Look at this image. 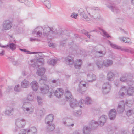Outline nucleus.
<instances>
[{"label": "nucleus", "instance_id": "obj_36", "mask_svg": "<svg viewBox=\"0 0 134 134\" xmlns=\"http://www.w3.org/2000/svg\"><path fill=\"white\" fill-rule=\"evenodd\" d=\"M127 93L129 95H132L134 93V88L132 87H129L127 90Z\"/></svg>", "mask_w": 134, "mask_h": 134}, {"label": "nucleus", "instance_id": "obj_14", "mask_svg": "<svg viewBox=\"0 0 134 134\" xmlns=\"http://www.w3.org/2000/svg\"><path fill=\"white\" fill-rule=\"evenodd\" d=\"M132 78V77L130 78L129 76L127 74H126L121 77L120 78V80L122 82H126L129 83L130 82H132V81L131 79Z\"/></svg>", "mask_w": 134, "mask_h": 134}, {"label": "nucleus", "instance_id": "obj_46", "mask_svg": "<svg viewBox=\"0 0 134 134\" xmlns=\"http://www.w3.org/2000/svg\"><path fill=\"white\" fill-rule=\"evenodd\" d=\"M12 63L14 65H18L21 64V62L19 60H14L13 61Z\"/></svg>", "mask_w": 134, "mask_h": 134}, {"label": "nucleus", "instance_id": "obj_49", "mask_svg": "<svg viewBox=\"0 0 134 134\" xmlns=\"http://www.w3.org/2000/svg\"><path fill=\"white\" fill-rule=\"evenodd\" d=\"M82 32L85 34L86 36H87L89 38H90V35L88 34V32L86 31L85 30H82Z\"/></svg>", "mask_w": 134, "mask_h": 134}, {"label": "nucleus", "instance_id": "obj_45", "mask_svg": "<svg viewBox=\"0 0 134 134\" xmlns=\"http://www.w3.org/2000/svg\"><path fill=\"white\" fill-rule=\"evenodd\" d=\"M14 90L16 92H19L21 91V89L19 85H16L14 88Z\"/></svg>", "mask_w": 134, "mask_h": 134}, {"label": "nucleus", "instance_id": "obj_17", "mask_svg": "<svg viewBox=\"0 0 134 134\" xmlns=\"http://www.w3.org/2000/svg\"><path fill=\"white\" fill-rule=\"evenodd\" d=\"M109 42L111 46L113 48L127 52L129 51L128 49L122 48L120 46L111 43L109 41Z\"/></svg>", "mask_w": 134, "mask_h": 134}, {"label": "nucleus", "instance_id": "obj_10", "mask_svg": "<svg viewBox=\"0 0 134 134\" xmlns=\"http://www.w3.org/2000/svg\"><path fill=\"white\" fill-rule=\"evenodd\" d=\"M106 50L104 48L99 49H97L95 51V55L98 57H103L106 54Z\"/></svg>", "mask_w": 134, "mask_h": 134}, {"label": "nucleus", "instance_id": "obj_8", "mask_svg": "<svg viewBox=\"0 0 134 134\" xmlns=\"http://www.w3.org/2000/svg\"><path fill=\"white\" fill-rule=\"evenodd\" d=\"M86 82L85 81H81L80 82L79 85V87L78 88L77 91L81 93H83L86 90Z\"/></svg>", "mask_w": 134, "mask_h": 134}, {"label": "nucleus", "instance_id": "obj_58", "mask_svg": "<svg viewBox=\"0 0 134 134\" xmlns=\"http://www.w3.org/2000/svg\"><path fill=\"white\" fill-rule=\"evenodd\" d=\"M114 83L116 86H118L119 85V81L118 80H115L114 81Z\"/></svg>", "mask_w": 134, "mask_h": 134}, {"label": "nucleus", "instance_id": "obj_34", "mask_svg": "<svg viewBox=\"0 0 134 134\" xmlns=\"http://www.w3.org/2000/svg\"><path fill=\"white\" fill-rule=\"evenodd\" d=\"M55 128V126L54 124L50 123L47 124V129L49 132H51Z\"/></svg>", "mask_w": 134, "mask_h": 134}, {"label": "nucleus", "instance_id": "obj_25", "mask_svg": "<svg viewBox=\"0 0 134 134\" xmlns=\"http://www.w3.org/2000/svg\"><path fill=\"white\" fill-rule=\"evenodd\" d=\"M65 96L67 101H70V100H72V99H73L71 93L70 91L68 90L66 91Z\"/></svg>", "mask_w": 134, "mask_h": 134}, {"label": "nucleus", "instance_id": "obj_51", "mask_svg": "<svg viewBox=\"0 0 134 134\" xmlns=\"http://www.w3.org/2000/svg\"><path fill=\"white\" fill-rule=\"evenodd\" d=\"M78 15V14L77 13H73L72 14L71 16L73 18L76 19L77 18V16Z\"/></svg>", "mask_w": 134, "mask_h": 134}, {"label": "nucleus", "instance_id": "obj_28", "mask_svg": "<svg viewBox=\"0 0 134 134\" xmlns=\"http://www.w3.org/2000/svg\"><path fill=\"white\" fill-rule=\"evenodd\" d=\"M45 72V69L44 68H39L37 70V74L39 76H41L44 74Z\"/></svg>", "mask_w": 134, "mask_h": 134}, {"label": "nucleus", "instance_id": "obj_22", "mask_svg": "<svg viewBox=\"0 0 134 134\" xmlns=\"http://www.w3.org/2000/svg\"><path fill=\"white\" fill-rule=\"evenodd\" d=\"M87 76V80L89 82H92L95 81L96 79V76L92 73L88 74Z\"/></svg>", "mask_w": 134, "mask_h": 134}, {"label": "nucleus", "instance_id": "obj_21", "mask_svg": "<svg viewBox=\"0 0 134 134\" xmlns=\"http://www.w3.org/2000/svg\"><path fill=\"white\" fill-rule=\"evenodd\" d=\"M32 89L34 91H37L38 88V84L36 81H32L30 84Z\"/></svg>", "mask_w": 134, "mask_h": 134}, {"label": "nucleus", "instance_id": "obj_38", "mask_svg": "<svg viewBox=\"0 0 134 134\" xmlns=\"http://www.w3.org/2000/svg\"><path fill=\"white\" fill-rule=\"evenodd\" d=\"M44 4L49 9L51 7V4L48 0H42Z\"/></svg>", "mask_w": 134, "mask_h": 134}, {"label": "nucleus", "instance_id": "obj_5", "mask_svg": "<svg viewBox=\"0 0 134 134\" xmlns=\"http://www.w3.org/2000/svg\"><path fill=\"white\" fill-rule=\"evenodd\" d=\"M40 90L42 93L47 94L49 97H52V94L53 93V91H49V86L46 85L45 87H42L40 88Z\"/></svg>", "mask_w": 134, "mask_h": 134}, {"label": "nucleus", "instance_id": "obj_35", "mask_svg": "<svg viewBox=\"0 0 134 134\" xmlns=\"http://www.w3.org/2000/svg\"><path fill=\"white\" fill-rule=\"evenodd\" d=\"M37 100L38 104L42 105L43 102V98L41 96L38 95L37 96Z\"/></svg>", "mask_w": 134, "mask_h": 134}, {"label": "nucleus", "instance_id": "obj_11", "mask_svg": "<svg viewBox=\"0 0 134 134\" xmlns=\"http://www.w3.org/2000/svg\"><path fill=\"white\" fill-rule=\"evenodd\" d=\"M16 126L19 128H21L24 126L25 124V121L24 119L19 118L17 119L16 122Z\"/></svg>", "mask_w": 134, "mask_h": 134}, {"label": "nucleus", "instance_id": "obj_39", "mask_svg": "<svg viewBox=\"0 0 134 134\" xmlns=\"http://www.w3.org/2000/svg\"><path fill=\"white\" fill-rule=\"evenodd\" d=\"M99 29L103 33L102 35L103 36L105 37H107V38L110 37V36L103 29L100 28Z\"/></svg>", "mask_w": 134, "mask_h": 134}, {"label": "nucleus", "instance_id": "obj_48", "mask_svg": "<svg viewBox=\"0 0 134 134\" xmlns=\"http://www.w3.org/2000/svg\"><path fill=\"white\" fill-rule=\"evenodd\" d=\"M31 130V132H33L32 134H36L37 132V129L36 127H32L30 129Z\"/></svg>", "mask_w": 134, "mask_h": 134}, {"label": "nucleus", "instance_id": "obj_54", "mask_svg": "<svg viewBox=\"0 0 134 134\" xmlns=\"http://www.w3.org/2000/svg\"><path fill=\"white\" fill-rule=\"evenodd\" d=\"M46 82L44 81L42 79H40L39 80V83L41 85H45Z\"/></svg>", "mask_w": 134, "mask_h": 134}, {"label": "nucleus", "instance_id": "obj_61", "mask_svg": "<svg viewBox=\"0 0 134 134\" xmlns=\"http://www.w3.org/2000/svg\"><path fill=\"white\" fill-rule=\"evenodd\" d=\"M40 79H42L44 81H45L46 82L47 78L46 76H43V77H41Z\"/></svg>", "mask_w": 134, "mask_h": 134}, {"label": "nucleus", "instance_id": "obj_1", "mask_svg": "<svg viewBox=\"0 0 134 134\" xmlns=\"http://www.w3.org/2000/svg\"><path fill=\"white\" fill-rule=\"evenodd\" d=\"M57 33V31L55 27H50L47 25H44L43 27L38 26L33 30L32 32V34H36L38 37H40L43 35L49 39H52L54 35Z\"/></svg>", "mask_w": 134, "mask_h": 134}, {"label": "nucleus", "instance_id": "obj_26", "mask_svg": "<svg viewBox=\"0 0 134 134\" xmlns=\"http://www.w3.org/2000/svg\"><path fill=\"white\" fill-rule=\"evenodd\" d=\"M103 63L104 66L108 67L112 64L113 62L111 60L105 59L103 61Z\"/></svg>", "mask_w": 134, "mask_h": 134}, {"label": "nucleus", "instance_id": "obj_47", "mask_svg": "<svg viewBox=\"0 0 134 134\" xmlns=\"http://www.w3.org/2000/svg\"><path fill=\"white\" fill-rule=\"evenodd\" d=\"M94 19L97 21H102L103 20V19L99 15H98L97 16H95Z\"/></svg>", "mask_w": 134, "mask_h": 134}, {"label": "nucleus", "instance_id": "obj_41", "mask_svg": "<svg viewBox=\"0 0 134 134\" xmlns=\"http://www.w3.org/2000/svg\"><path fill=\"white\" fill-rule=\"evenodd\" d=\"M14 109L12 108L10 110H7L5 111V114L8 115H11L13 114Z\"/></svg>", "mask_w": 134, "mask_h": 134}, {"label": "nucleus", "instance_id": "obj_30", "mask_svg": "<svg viewBox=\"0 0 134 134\" xmlns=\"http://www.w3.org/2000/svg\"><path fill=\"white\" fill-rule=\"evenodd\" d=\"M126 92V90L125 87H124L121 88L119 92V95L120 98H121L124 95L125 92Z\"/></svg>", "mask_w": 134, "mask_h": 134}, {"label": "nucleus", "instance_id": "obj_6", "mask_svg": "<svg viewBox=\"0 0 134 134\" xmlns=\"http://www.w3.org/2000/svg\"><path fill=\"white\" fill-rule=\"evenodd\" d=\"M111 85L109 82L104 83L102 85V92L104 94H107L110 92L111 88Z\"/></svg>", "mask_w": 134, "mask_h": 134}, {"label": "nucleus", "instance_id": "obj_18", "mask_svg": "<svg viewBox=\"0 0 134 134\" xmlns=\"http://www.w3.org/2000/svg\"><path fill=\"white\" fill-rule=\"evenodd\" d=\"M65 61L66 64L72 65L74 63L73 57L71 56H68L65 58Z\"/></svg>", "mask_w": 134, "mask_h": 134}, {"label": "nucleus", "instance_id": "obj_42", "mask_svg": "<svg viewBox=\"0 0 134 134\" xmlns=\"http://www.w3.org/2000/svg\"><path fill=\"white\" fill-rule=\"evenodd\" d=\"M85 102L83 104H83L85 103L86 104H90L91 102V99L88 97H87L86 98V101L84 100Z\"/></svg>", "mask_w": 134, "mask_h": 134}, {"label": "nucleus", "instance_id": "obj_43", "mask_svg": "<svg viewBox=\"0 0 134 134\" xmlns=\"http://www.w3.org/2000/svg\"><path fill=\"white\" fill-rule=\"evenodd\" d=\"M73 114L74 116H78L81 114V112L80 110L75 111L73 112Z\"/></svg>", "mask_w": 134, "mask_h": 134}, {"label": "nucleus", "instance_id": "obj_3", "mask_svg": "<svg viewBox=\"0 0 134 134\" xmlns=\"http://www.w3.org/2000/svg\"><path fill=\"white\" fill-rule=\"evenodd\" d=\"M12 26V23L9 20L6 19L4 20L2 24V30H10Z\"/></svg>", "mask_w": 134, "mask_h": 134}, {"label": "nucleus", "instance_id": "obj_59", "mask_svg": "<svg viewBox=\"0 0 134 134\" xmlns=\"http://www.w3.org/2000/svg\"><path fill=\"white\" fill-rule=\"evenodd\" d=\"M52 82L53 83H57L58 82H59V80L58 79L57 80H54L52 81Z\"/></svg>", "mask_w": 134, "mask_h": 134}, {"label": "nucleus", "instance_id": "obj_32", "mask_svg": "<svg viewBox=\"0 0 134 134\" xmlns=\"http://www.w3.org/2000/svg\"><path fill=\"white\" fill-rule=\"evenodd\" d=\"M114 76V75L113 72L111 71L109 72L107 75L108 80L110 81L113 80Z\"/></svg>", "mask_w": 134, "mask_h": 134}, {"label": "nucleus", "instance_id": "obj_63", "mask_svg": "<svg viewBox=\"0 0 134 134\" xmlns=\"http://www.w3.org/2000/svg\"><path fill=\"white\" fill-rule=\"evenodd\" d=\"M66 43L65 41H61L60 42V45L62 46H64Z\"/></svg>", "mask_w": 134, "mask_h": 134}, {"label": "nucleus", "instance_id": "obj_16", "mask_svg": "<svg viewBox=\"0 0 134 134\" xmlns=\"http://www.w3.org/2000/svg\"><path fill=\"white\" fill-rule=\"evenodd\" d=\"M107 5V7L110 8L113 12L117 13L119 12V10L118 8L115 7L114 4L112 2L108 3Z\"/></svg>", "mask_w": 134, "mask_h": 134}, {"label": "nucleus", "instance_id": "obj_27", "mask_svg": "<svg viewBox=\"0 0 134 134\" xmlns=\"http://www.w3.org/2000/svg\"><path fill=\"white\" fill-rule=\"evenodd\" d=\"M29 86V82L26 79L23 80L21 82V86L23 88H27Z\"/></svg>", "mask_w": 134, "mask_h": 134}, {"label": "nucleus", "instance_id": "obj_12", "mask_svg": "<svg viewBox=\"0 0 134 134\" xmlns=\"http://www.w3.org/2000/svg\"><path fill=\"white\" fill-rule=\"evenodd\" d=\"M107 117L105 115H102L100 116L98 122L99 123V126L102 127L103 126L105 123L107 121Z\"/></svg>", "mask_w": 134, "mask_h": 134}, {"label": "nucleus", "instance_id": "obj_40", "mask_svg": "<svg viewBox=\"0 0 134 134\" xmlns=\"http://www.w3.org/2000/svg\"><path fill=\"white\" fill-rule=\"evenodd\" d=\"M102 62L100 60H97L96 62V64L99 68H101L103 67Z\"/></svg>", "mask_w": 134, "mask_h": 134}, {"label": "nucleus", "instance_id": "obj_20", "mask_svg": "<svg viewBox=\"0 0 134 134\" xmlns=\"http://www.w3.org/2000/svg\"><path fill=\"white\" fill-rule=\"evenodd\" d=\"M99 123L98 122H96L94 120L91 121L89 124V126L91 129H96L99 125Z\"/></svg>", "mask_w": 134, "mask_h": 134}, {"label": "nucleus", "instance_id": "obj_37", "mask_svg": "<svg viewBox=\"0 0 134 134\" xmlns=\"http://www.w3.org/2000/svg\"><path fill=\"white\" fill-rule=\"evenodd\" d=\"M57 62V60L55 59H50L48 60L47 63L48 64L54 65L56 64Z\"/></svg>", "mask_w": 134, "mask_h": 134}, {"label": "nucleus", "instance_id": "obj_31", "mask_svg": "<svg viewBox=\"0 0 134 134\" xmlns=\"http://www.w3.org/2000/svg\"><path fill=\"white\" fill-rule=\"evenodd\" d=\"M82 64V61L81 60H79L75 62L74 64L75 67L76 69H80Z\"/></svg>", "mask_w": 134, "mask_h": 134}, {"label": "nucleus", "instance_id": "obj_44", "mask_svg": "<svg viewBox=\"0 0 134 134\" xmlns=\"http://www.w3.org/2000/svg\"><path fill=\"white\" fill-rule=\"evenodd\" d=\"M9 46L10 48L12 50H14L15 49V44L13 43H11L10 44Z\"/></svg>", "mask_w": 134, "mask_h": 134}, {"label": "nucleus", "instance_id": "obj_2", "mask_svg": "<svg viewBox=\"0 0 134 134\" xmlns=\"http://www.w3.org/2000/svg\"><path fill=\"white\" fill-rule=\"evenodd\" d=\"M34 96L31 94H28L26 100V102L23 104L22 109L24 112L26 114H32L34 111V107L31 104V102L34 101Z\"/></svg>", "mask_w": 134, "mask_h": 134}, {"label": "nucleus", "instance_id": "obj_13", "mask_svg": "<svg viewBox=\"0 0 134 134\" xmlns=\"http://www.w3.org/2000/svg\"><path fill=\"white\" fill-rule=\"evenodd\" d=\"M78 13L80 16L83 18L86 21H89L90 20V19L87 16L85 11L84 9L82 8L80 9L79 10Z\"/></svg>", "mask_w": 134, "mask_h": 134}, {"label": "nucleus", "instance_id": "obj_4", "mask_svg": "<svg viewBox=\"0 0 134 134\" xmlns=\"http://www.w3.org/2000/svg\"><path fill=\"white\" fill-rule=\"evenodd\" d=\"M69 101L70 105L71 107L72 108H74L77 106H79L80 107H82V104H83L85 102L84 100L82 99L78 103L76 100L74 99L72 100H70Z\"/></svg>", "mask_w": 134, "mask_h": 134}, {"label": "nucleus", "instance_id": "obj_56", "mask_svg": "<svg viewBox=\"0 0 134 134\" xmlns=\"http://www.w3.org/2000/svg\"><path fill=\"white\" fill-rule=\"evenodd\" d=\"M48 45L50 47H52L53 48H54L55 47V45L53 43L48 42Z\"/></svg>", "mask_w": 134, "mask_h": 134}, {"label": "nucleus", "instance_id": "obj_62", "mask_svg": "<svg viewBox=\"0 0 134 134\" xmlns=\"http://www.w3.org/2000/svg\"><path fill=\"white\" fill-rule=\"evenodd\" d=\"M28 74V72L25 71H23L22 73V75L24 76H26Z\"/></svg>", "mask_w": 134, "mask_h": 134}, {"label": "nucleus", "instance_id": "obj_57", "mask_svg": "<svg viewBox=\"0 0 134 134\" xmlns=\"http://www.w3.org/2000/svg\"><path fill=\"white\" fill-rule=\"evenodd\" d=\"M132 113V110H128L127 112V115L128 116L131 115Z\"/></svg>", "mask_w": 134, "mask_h": 134}, {"label": "nucleus", "instance_id": "obj_60", "mask_svg": "<svg viewBox=\"0 0 134 134\" xmlns=\"http://www.w3.org/2000/svg\"><path fill=\"white\" fill-rule=\"evenodd\" d=\"M26 3H27L28 4V5H27L26 4H25V5H27L28 7H31L32 5V3H31L29 2L28 1V2H27Z\"/></svg>", "mask_w": 134, "mask_h": 134}, {"label": "nucleus", "instance_id": "obj_24", "mask_svg": "<svg viewBox=\"0 0 134 134\" xmlns=\"http://www.w3.org/2000/svg\"><path fill=\"white\" fill-rule=\"evenodd\" d=\"M53 119V115L52 114H49L46 117L45 120V123L47 124H50Z\"/></svg>", "mask_w": 134, "mask_h": 134}, {"label": "nucleus", "instance_id": "obj_15", "mask_svg": "<svg viewBox=\"0 0 134 134\" xmlns=\"http://www.w3.org/2000/svg\"><path fill=\"white\" fill-rule=\"evenodd\" d=\"M54 94L56 97L58 98H60L61 96L63 95L64 91L63 89L60 88H57L56 90L53 92Z\"/></svg>", "mask_w": 134, "mask_h": 134}, {"label": "nucleus", "instance_id": "obj_50", "mask_svg": "<svg viewBox=\"0 0 134 134\" xmlns=\"http://www.w3.org/2000/svg\"><path fill=\"white\" fill-rule=\"evenodd\" d=\"M27 130L25 129H21L19 131V134H26Z\"/></svg>", "mask_w": 134, "mask_h": 134}, {"label": "nucleus", "instance_id": "obj_53", "mask_svg": "<svg viewBox=\"0 0 134 134\" xmlns=\"http://www.w3.org/2000/svg\"><path fill=\"white\" fill-rule=\"evenodd\" d=\"M18 1L22 3H24L25 4H26L28 5L27 3L26 2H28V0H17Z\"/></svg>", "mask_w": 134, "mask_h": 134}, {"label": "nucleus", "instance_id": "obj_9", "mask_svg": "<svg viewBox=\"0 0 134 134\" xmlns=\"http://www.w3.org/2000/svg\"><path fill=\"white\" fill-rule=\"evenodd\" d=\"M125 109V105L124 102L121 101L118 104L116 108L117 112L119 114H121L124 112Z\"/></svg>", "mask_w": 134, "mask_h": 134}, {"label": "nucleus", "instance_id": "obj_29", "mask_svg": "<svg viewBox=\"0 0 134 134\" xmlns=\"http://www.w3.org/2000/svg\"><path fill=\"white\" fill-rule=\"evenodd\" d=\"M91 130L89 126H85L83 127V133L84 134H89L90 133Z\"/></svg>", "mask_w": 134, "mask_h": 134}, {"label": "nucleus", "instance_id": "obj_23", "mask_svg": "<svg viewBox=\"0 0 134 134\" xmlns=\"http://www.w3.org/2000/svg\"><path fill=\"white\" fill-rule=\"evenodd\" d=\"M44 59L42 58H39L34 62V64L35 66L38 67L41 65L44 64Z\"/></svg>", "mask_w": 134, "mask_h": 134}, {"label": "nucleus", "instance_id": "obj_7", "mask_svg": "<svg viewBox=\"0 0 134 134\" xmlns=\"http://www.w3.org/2000/svg\"><path fill=\"white\" fill-rule=\"evenodd\" d=\"M63 123L65 127H73L74 124L73 120L68 118H64L63 119Z\"/></svg>", "mask_w": 134, "mask_h": 134}, {"label": "nucleus", "instance_id": "obj_52", "mask_svg": "<svg viewBox=\"0 0 134 134\" xmlns=\"http://www.w3.org/2000/svg\"><path fill=\"white\" fill-rule=\"evenodd\" d=\"M39 113L41 116H42L45 113L44 109H43L41 110H40L39 111Z\"/></svg>", "mask_w": 134, "mask_h": 134}, {"label": "nucleus", "instance_id": "obj_64", "mask_svg": "<svg viewBox=\"0 0 134 134\" xmlns=\"http://www.w3.org/2000/svg\"><path fill=\"white\" fill-rule=\"evenodd\" d=\"M120 134H129V133L127 131H125L121 132Z\"/></svg>", "mask_w": 134, "mask_h": 134}, {"label": "nucleus", "instance_id": "obj_19", "mask_svg": "<svg viewBox=\"0 0 134 134\" xmlns=\"http://www.w3.org/2000/svg\"><path fill=\"white\" fill-rule=\"evenodd\" d=\"M116 114V110L115 109H112L109 112V116L110 119L114 120L115 118Z\"/></svg>", "mask_w": 134, "mask_h": 134}, {"label": "nucleus", "instance_id": "obj_33", "mask_svg": "<svg viewBox=\"0 0 134 134\" xmlns=\"http://www.w3.org/2000/svg\"><path fill=\"white\" fill-rule=\"evenodd\" d=\"M129 39V38H128L124 37H119V39L121 41L125 43H128L129 44H131L132 43V42L130 41H125V40Z\"/></svg>", "mask_w": 134, "mask_h": 134}, {"label": "nucleus", "instance_id": "obj_55", "mask_svg": "<svg viewBox=\"0 0 134 134\" xmlns=\"http://www.w3.org/2000/svg\"><path fill=\"white\" fill-rule=\"evenodd\" d=\"M128 50L129 51L128 52L133 54L134 53V49L130 48L128 49Z\"/></svg>", "mask_w": 134, "mask_h": 134}]
</instances>
